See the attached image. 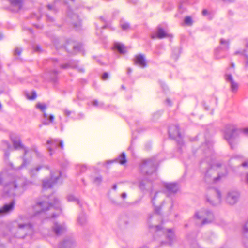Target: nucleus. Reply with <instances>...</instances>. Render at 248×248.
I'll return each instance as SVG.
<instances>
[{
  "instance_id": "f257e3e1",
  "label": "nucleus",
  "mask_w": 248,
  "mask_h": 248,
  "mask_svg": "<svg viewBox=\"0 0 248 248\" xmlns=\"http://www.w3.org/2000/svg\"><path fill=\"white\" fill-rule=\"evenodd\" d=\"M28 184L29 182L25 178L16 177L12 181L4 185V195L7 197L15 196L18 190L20 189L24 190Z\"/></svg>"
},
{
  "instance_id": "f03ea898",
  "label": "nucleus",
  "mask_w": 248,
  "mask_h": 248,
  "mask_svg": "<svg viewBox=\"0 0 248 248\" xmlns=\"http://www.w3.org/2000/svg\"><path fill=\"white\" fill-rule=\"evenodd\" d=\"M242 132L247 136H248V128L243 129H238L233 125L228 124L226 126L224 132V137L229 143L232 149H233L234 148L232 141L238 136L239 134Z\"/></svg>"
},
{
  "instance_id": "7ed1b4c3",
  "label": "nucleus",
  "mask_w": 248,
  "mask_h": 248,
  "mask_svg": "<svg viewBox=\"0 0 248 248\" xmlns=\"http://www.w3.org/2000/svg\"><path fill=\"white\" fill-rule=\"evenodd\" d=\"M158 166V163L155 158L144 159L140 166L141 173L144 175L149 176L155 173Z\"/></svg>"
},
{
  "instance_id": "20e7f679",
  "label": "nucleus",
  "mask_w": 248,
  "mask_h": 248,
  "mask_svg": "<svg viewBox=\"0 0 248 248\" xmlns=\"http://www.w3.org/2000/svg\"><path fill=\"white\" fill-rule=\"evenodd\" d=\"M55 208L54 205L46 201L37 202L33 206L34 215H39L42 214H46L48 211H53ZM57 215L52 212L50 216L46 217V218H54Z\"/></svg>"
},
{
  "instance_id": "39448f33",
  "label": "nucleus",
  "mask_w": 248,
  "mask_h": 248,
  "mask_svg": "<svg viewBox=\"0 0 248 248\" xmlns=\"http://www.w3.org/2000/svg\"><path fill=\"white\" fill-rule=\"evenodd\" d=\"M221 194L217 189H209L206 195L207 201L212 205H216L220 203Z\"/></svg>"
},
{
  "instance_id": "423d86ee",
  "label": "nucleus",
  "mask_w": 248,
  "mask_h": 248,
  "mask_svg": "<svg viewBox=\"0 0 248 248\" xmlns=\"http://www.w3.org/2000/svg\"><path fill=\"white\" fill-rule=\"evenodd\" d=\"M62 173L59 170H55L51 172V177L49 179H46L43 181V187L44 188H50L55 185L61 177Z\"/></svg>"
},
{
  "instance_id": "0eeeda50",
  "label": "nucleus",
  "mask_w": 248,
  "mask_h": 248,
  "mask_svg": "<svg viewBox=\"0 0 248 248\" xmlns=\"http://www.w3.org/2000/svg\"><path fill=\"white\" fill-rule=\"evenodd\" d=\"M197 219H201L204 217L202 222V225L211 223L214 219V215L212 212L206 210L201 212H196L195 214Z\"/></svg>"
},
{
  "instance_id": "6e6552de",
  "label": "nucleus",
  "mask_w": 248,
  "mask_h": 248,
  "mask_svg": "<svg viewBox=\"0 0 248 248\" xmlns=\"http://www.w3.org/2000/svg\"><path fill=\"white\" fill-rule=\"evenodd\" d=\"M10 139L12 142L15 150L23 149L24 151V157L28 153L27 148L22 143L20 138L16 134L11 133L10 135Z\"/></svg>"
},
{
  "instance_id": "1a4fd4ad",
  "label": "nucleus",
  "mask_w": 248,
  "mask_h": 248,
  "mask_svg": "<svg viewBox=\"0 0 248 248\" xmlns=\"http://www.w3.org/2000/svg\"><path fill=\"white\" fill-rule=\"evenodd\" d=\"M221 166V164L219 163L216 164L212 163L210 164V168L206 171L205 175V180L206 182L208 183H216L220 179L221 177L219 175H218L217 177L213 179L210 178V174L212 172V168L215 167H220Z\"/></svg>"
},
{
  "instance_id": "9d476101",
  "label": "nucleus",
  "mask_w": 248,
  "mask_h": 248,
  "mask_svg": "<svg viewBox=\"0 0 248 248\" xmlns=\"http://www.w3.org/2000/svg\"><path fill=\"white\" fill-rule=\"evenodd\" d=\"M47 144L50 145L48 149L50 155L53 154V149L58 147H60L62 149H63V143L59 139H51L47 141Z\"/></svg>"
},
{
  "instance_id": "9b49d317",
  "label": "nucleus",
  "mask_w": 248,
  "mask_h": 248,
  "mask_svg": "<svg viewBox=\"0 0 248 248\" xmlns=\"http://www.w3.org/2000/svg\"><path fill=\"white\" fill-rule=\"evenodd\" d=\"M68 16L70 19V22L73 27L76 30L80 29L81 26V21L78 15L70 11L68 13Z\"/></svg>"
},
{
  "instance_id": "f8f14e48",
  "label": "nucleus",
  "mask_w": 248,
  "mask_h": 248,
  "mask_svg": "<svg viewBox=\"0 0 248 248\" xmlns=\"http://www.w3.org/2000/svg\"><path fill=\"white\" fill-rule=\"evenodd\" d=\"M16 202L14 200H12L10 203L4 204L2 207L0 208V215L5 216L11 213L14 210Z\"/></svg>"
},
{
  "instance_id": "ddd939ff",
  "label": "nucleus",
  "mask_w": 248,
  "mask_h": 248,
  "mask_svg": "<svg viewBox=\"0 0 248 248\" xmlns=\"http://www.w3.org/2000/svg\"><path fill=\"white\" fill-rule=\"evenodd\" d=\"M226 81L230 84V89L231 92L236 93L238 89L239 85L238 83L235 82L231 74H226L225 75Z\"/></svg>"
},
{
  "instance_id": "4468645a",
  "label": "nucleus",
  "mask_w": 248,
  "mask_h": 248,
  "mask_svg": "<svg viewBox=\"0 0 248 248\" xmlns=\"http://www.w3.org/2000/svg\"><path fill=\"white\" fill-rule=\"evenodd\" d=\"M170 137L173 139H181L179 126L177 125H172L170 126L168 130Z\"/></svg>"
},
{
  "instance_id": "2eb2a0df",
  "label": "nucleus",
  "mask_w": 248,
  "mask_h": 248,
  "mask_svg": "<svg viewBox=\"0 0 248 248\" xmlns=\"http://www.w3.org/2000/svg\"><path fill=\"white\" fill-rule=\"evenodd\" d=\"M53 232L57 236H60L64 233L66 228L64 224H60L57 222L54 223V226L52 227Z\"/></svg>"
},
{
  "instance_id": "dca6fc26",
  "label": "nucleus",
  "mask_w": 248,
  "mask_h": 248,
  "mask_svg": "<svg viewBox=\"0 0 248 248\" xmlns=\"http://www.w3.org/2000/svg\"><path fill=\"white\" fill-rule=\"evenodd\" d=\"M225 52L222 46H217L214 50V57L215 59L219 60L225 59L227 57V55L223 54V52Z\"/></svg>"
},
{
  "instance_id": "f3484780",
  "label": "nucleus",
  "mask_w": 248,
  "mask_h": 248,
  "mask_svg": "<svg viewBox=\"0 0 248 248\" xmlns=\"http://www.w3.org/2000/svg\"><path fill=\"white\" fill-rule=\"evenodd\" d=\"M239 195V193L236 191L228 193L226 198L227 202L231 205L235 204L238 200Z\"/></svg>"
},
{
  "instance_id": "a211bd4d",
  "label": "nucleus",
  "mask_w": 248,
  "mask_h": 248,
  "mask_svg": "<svg viewBox=\"0 0 248 248\" xmlns=\"http://www.w3.org/2000/svg\"><path fill=\"white\" fill-rule=\"evenodd\" d=\"M165 188L168 192L176 193L179 189L177 183H166L164 185Z\"/></svg>"
},
{
  "instance_id": "6ab92c4d",
  "label": "nucleus",
  "mask_w": 248,
  "mask_h": 248,
  "mask_svg": "<svg viewBox=\"0 0 248 248\" xmlns=\"http://www.w3.org/2000/svg\"><path fill=\"white\" fill-rule=\"evenodd\" d=\"M168 36L169 34L162 28L158 27L155 34H152L151 35V38L153 39L155 38L162 39L168 37Z\"/></svg>"
},
{
  "instance_id": "aec40b11",
  "label": "nucleus",
  "mask_w": 248,
  "mask_h": 248,
  "mask_svg": "<svg viewBox=\"0 0 248 248\" xmlns=\"http://www.w3.org/2000/svg\"><path fill=\"white\" fill-rule=\"evenodd\" d=\"M135 63L139 64L141 67L147 66V63L143 55L140 54L136 55L135 59Z\"/></svg>"
},
{
  "instance_id": "412c9836",
  "label": "nucleus",
  "mask_w": 248,
  "mask_h": 248,
  "mask_svg": "<svg viewBox=\"0 0 248 248\" xmlns=\"http://www.w3.org/2000/svg\"><path fill=\"white\" fill-rule=\"evenodd\" d=\"M167 234L166 238L168 240V244L169 245H171L175 239V236L174 232L171 229H168L166 230Z\"/></svg>"
},
{
  "instance_id": "4be33fe9",
  "label": "nucleus",
  "mask_w": 248,
  "mask_h": 248,
  "mask_svg": "<svg viewBox=\"0 0 248 248\" xmlns=\"http://www.w3.org/2000/svg\"><path fill=\"white\" fill-rule=\"evenodd\" d=\"M71 47H72L73 49V51H70V50L68 49V47L66 46V48L67 49V52L71 54V55H75L77 53L80 52L82 51V46L80 44H78L77 45H75V44H70Z\"/></svg>"
},
{
  "instance_id": "5701e85b",
  "label": "nucleus",
  "mask_w": 248,
  "mask_h": 248,
  "mask_svg": "<svg viewBox=\"0 0 248 248\" xmlns=\"http://www.w3.org/2000/svg\"><path fill=\"white\" fill-rule=\"evenodd\" d=\"M157 194H158V192H156L154 198L152 199V202L154 205H155V200L156 198H157ZM164 203H165V202L164 201H163L161 202V204L159 206H155L154 210H155V213H156L157 214H160L161 210L162 209V206L164 205Z\"/></svg>"
},
{
  "instance_id": "b1692460",
  "label": "nucleus",
  "mask_w": 248,
  "mask_h": 248,
  "mask_svg": "<svg viewBox=\"0 0 248 248\" xmlns=\"http://www.w3.org/2000/svg\"><path fill=\"white\" fill-rule=\"evenodd\" d=\"M114 47L118 50L120 54H125L126 52V47L122 43L116 42L114 44Z\"/></svg>"
},
{
  "instance_id": "393cba45",
  "label": "nucleus",
  "mask_w": 248,
  "mask_h": 248,
  "mask_svg": "<svg viewBox=\"0 0 248 248\" xmlns=\"http://www.w3.org/2000/svg\"><path fill=\"white\" fill-rule=\"evenodd\" d=\"M74 243L71 240H66L59 244V248H71Z\"/></svg>"
},
{
  "instance_id": "a878e982",
  "label": "nucleus",
  "mask_w": 248,
  "mask_h": 248,
  "mask_svg": "<svg viewBox=\"0 0 248 248\" xmlns=\"http://www.w3.org/2000/svg\"><path fill=\"white\" fill-rule=\"evenodd\" d=\"M219 43L221 45H224L223 47L224 48V50L228 51L230 49V39H225L223 38L220 39Z\"/></svg>"
},
{
  "instance_id": "bb28decb",
  "label": "nucleus",
  "mask_w": 248,
  "mask_h": 248,
  "mask_svg": "<svg viewBox=\"0 0 248 248\" xmlns=\"http://www.w3.org/2000/svg\"><path fill=\"white\" fill-rule=\"evenodd\" d=\"M59 67L63 69L73 68L75 65V63L73 61H69L68 62L64 64H60Z\"/></svg>"
},
{
  "instance_id": "cd10ccee",
  "label": "nucleus",
  "mask_w": 248,
  "mask_h": 248,
  "mask_svg": "<svg viewBox=\"0 0 248 248\" xmlns=\"http://www.w3.org/2000/svg\"><path fill=\"white\" fill-rule=\"evenodd\" d=\"M116 160L120 164L123 165L126 163L127 159L124 153H122L116 159Z\"/></svg>"
},
{
  "instance_id": "c85d7f7f",
  "label": "nucleus",
  "mask_w": 248,
  "mask_h": 248,
  "mask_svg": "<svg viewBox=\"0 0 248 248\" xmlns=\"http://www.w3.org/2000/svg\"><path fill=\"white\" fill-rule=\"evenodd\" d=\"M20 229H26L32 230V226L31 224L29 223H19L18 225Z\"/></svg>"
},
{
  "instance_id": "c756f323",
  "label": "nucleus",
  "mask_w": 248,
  "mask_h": 248,
  "mask_svg": "<svg viewBox=\"0 0 248 248\" xmlns=\"http://www.w3.org/2000/svg\"><path fill=\"white\" fill-rule=\"evenodd\" d=\"M36 107L43 112H44L46 108V106L45 104L40 102L37 103Z\"/></svg>"
},
{
  "instance_id": "7c9ffc66",
  "label": "nucleus",
  "mask_w": 248,
  "mask_h": 248,
  "mask_svg": "<svg viewBox=\"0 0 248 248\" xmlns=\"http://www.w3.org/2000/svg\"><path fill=\"white\" fill-rule=\"evenodd\" d=\"M67 200L69 202H75L77 204H79L80 202L74 195H70L67 196Z\"/></svg>"
},
{
  "instance_id": "2f4dec72",
  "label": "nucleus",
  "mask_w": 248,
  "mask_h": 248,
  "mask_svg": "<svg viewBox=\"0 0 248 248\" xmlns=\"http://www.w3.org/2000/svg\"><path fill=\"white\" fill-rule=\"evenodd\" d=\"M120 26L122 29L124 31L127 30L130 28V24L127 22H121Z\"/></svg>"
},
{
  "instance_id": "473e14b6",
  "label": "nucleus",
  "mask_w": 248,
  "mask_h": 248,
  "mask_svg": "<svg viewBox=\"0 0 248 248\" xmlns=\"http://www.w3.org/2000/svg\"><path fill=\"white\" fill-rule=\"evenodd\" d=\"M184 22L186 25L188 26H191L193 24L192 19L190 16L186 17L184 19Z\"/></svg>"
},
{
  "instance_id": "72a5a7b5",
  "label": "nucleus",
  "mask_w": 248,
  "mask_h": 248,
  "mask_svg": "<svg viewBox=\"0 0 248 248\" xmlns=\"http://www.w3.org/2000/svg\"><path fill=\"white\" fill-rule=\"evenodd\" d=\"M102 181V177L101 176H97L94 178L93 182L96 185H99Z\"/></svg>"
},
{
  "instance_id": "f704fd0d",
  "label": "nucleus",
  "mask_w": 248,
  "mask_h": 248,
  "mask_svg": "<svg viewBox=\"0 0 248 248\" xmlns=\"http://www.w3.org/2000/svg\"><path fill=\"white\" fill-rule=\"evenodd\" d=\"M54 119V117L52 115H50L49 116L48 119L49 120V121H44L43 124L45 125H48L49 124V123H52L53 122Z\"/></svg>"
},
{
  "instance_id": "c9c22d12",
  "label": "nucleus",
  "mask_w": 248,
  "mask_h": 248,
  "mask_svg": "<svg viewBox=\"0 0 248 248\" xmlns=\"http://www.w3.org/2000/svg\"><path fill=\"white\" fill-rule=\"evenodd\" d=\"M78 221L81 225H83L86 222V217L82 215L78 218Z\"/></svg>"
},
{
  "instance_id": "e433bc0d",
  "label": "nucleus",
  "mask_w": 248,
  "mask_h": 248,
  "mask_svg": "<svg viewBox=\"0 0 248 248\" xmlns=\"http://www.w3.org/2000/svg\"><path fill=\"white\" fill-rule=\"evenodd\" d=\"M246 50H243L242 51H236L234 53V55H243V56H245L246 57V58L248 59V56L247 54H246Z\"/></svg>"
},
{
  "instance_id": "4c0bfd02",
  "label": "nucleus",
  "mask_w": 248,
  "mask_h": 248,
  "mask_svg": "<svg viewBox=\"0 0 248 248\" xmlns=\"http://www.w3.org/2000/svg\"><path fill=\"white\" fill-rule=\"evenodd\" d=\"M47 7L49 10L52 11L54 12V13H56L58 11V9H57V8L54 4H53V5L48 4L47 5Z\"/></svg>"
},
{
  "instance_id": "58836bf2",
  "label": "nucleus",
  "mask_w": 248,
  "mask_h": 248,
  "mask_svg": "<svg viewBox=\"0 0 248 248\" xmlns=\"http://www.w3.org/2000/svg\"><path fill=\"white\" fill-rule=\"evenodd\" d=\"M43 167V166H38L33 169L30 170V173L31 174H33L34 171H38L41 168Z\"/></svg>"
},
{
  "instance_id": "ea45409f",
  "label": "nucleus",
  "mask_w": 248,
  "mask_h": 248,
  "mask_svg": "<svg viewBox=\"0 0 248 248\" xmlns=\"http://www.w3.org/2000/svg\"><path fill=\"white\" fill-rule=\"evenodd\" d=\"M70 44H74V43L72 42H67L66 45H65L64 48L67 51V49L66 48V47L67 46L68 49L70 50V51H73V49L72 47H71Z\"/></svg>"
},
{
  "instance_id": "a19ab883",
  "label": "nucleus",
  "mask_w": 248,
  "mask_h": 248,
  "mask_svg": "<svg viewBox=\"0 0 248 248\" xmlns=\"http://www.w3.org/2000/svg\"><path fill=\"white\" fill-rule=\"evenodd\" d=\"M22 51V49L18 47H16L14 51V54L15 56H19L21 54Z\"/></svg>"
},
{
  "instance_id": "79ce46f5",
  "label": "nucleus",
  "mask_w": 248,
  "mask_h": 248,
  "mask_svg": "<svg viewBox=\"0 0 248 248\" xmlns=\"http://www.w3.org/2000/svg\"><path fill=\"white\" fill-rule=\"evenodd\" d=\"M36 97H37V94H36L35 91L32 92L31 96H27L28 98L30 100H34L36 98Z\"/></svg>"
},
{
  "instance_id": "37998d69",
  "label": "nucleus",
  "mask_w": 248,
  "mask_h": 248,
  "mask_svg": "<svg viewBox=\"0 0 248 248\" xmlns=\"http://www.w3.org/2000/svg\"><path fill=\"white\" fill-rule=\"evenodd\" d=\"M109 75L108 73L107 72H104L101 77V79L103 80H107L108 79Z\"/></svg>"
},
{
  "instance_id": "c03bdc74",
  "label": "nucleus",
  "mask_w": 248,
  "mask_h": 248,
  "mask_svg": "<svg viewBox=\"0 0 248 248\" xmlns=\"http://www.w3.org/2000/svg\"><path fill=\"white\" fill-rule=\"evenodd\" d=\"M46 20L47 22H53L54 20V18L51 16H50L48 15H46Z\"/></svg>"
},
{
  "instance_id": "a18cd8bd",
  "label": "nucleus",
  "mask_w": 248,
  "mask_h": 248,
  "mask_svg": "<svg viewBox=\"0 0 248 248\" xmlns=\"http://www.w3.org/2000/svg\"><path fill=\"white\" fill-rule=\"evenodd\" d=\"M29 161L27 159L24 158V157L23 158V162L21 165V166L22 167H25L29 163Z\"/></svg>"
},
{
  "instance_id": "49530a36",
  "label": "nucleus",
  "mask_w": 248,
  "mask_h": 248,
  "mask_svg": "<svg viewBox=\"0 0 248 248\" xmlns=\"http://www.w3.org/2000/svg\"><path fill=\"white\" fill-rule=\"evenodd\" d=\"M34 51L36 52H40L42 51L41 46L39 45H37V46H35L34 47Z\"/></svg>"
},
{
  "instance_id": "de8ad7c7",
  "label": "nucleus",
  "mask_w": 248,
  "mask_h": 248,
  "mask_svg": "<svg viewBox=\"0 0 248 248\" xmlns=\"http://www.w3.org/2000/svg\"><path fill=\"white\" fill-rule=\"evenodd\" d=\"M248 232V220L243 227V232L246 233Z\"/></svg>"
},
{
  "instance_id": "09e8293b",
  "label": "nucleus",
  "mask_w": 248,
  "mask_h": 248,
  "mask_svg": "<svg viewBox=\"0 0 248 248\" xmlns=\"http://www.w3.org/2000/svg\"><path fill=\"white\" fill-rule=\"evenodd\" d=\"M145 184L144 183L143 181H141L140 183L139 187L140 189H145Z\"/></svg>"
},
{
  "instance_id": "8fccbe9b",
  "label": "nucleus",
  "mask_w": 248,
  "mask_h": 248,
  "mask_svg": "<svg viewBox=\"0 0 248 248\" xmlns=\"http://www.w3.org/2000/svg\"><path fill=\"white\" fill-rule=\"evenodd\" d=\"M51 62L53 63L55 66H56L58 65V61L56 59H52L51 60Z\"/></svg>"
},
{
  "instance_id": "3c124183",
  "label": "nucleus",
  "mask_w": 248,
  "mask_h": 248,
  "mask_svg": "<svg viewBox=\"0 0 248 248\" xmlns=\"http://www.w3.org/2000/svg\"><path fill=\"white\" fill-rule=\"evenodd\" d=\"M64 114L66 116H69L71 114V112L69 110L65 109L64 111Z\"/></svg>"
},
{
  "instance_id": "603ef678",
  "label": "nucleus",
  "mask_w": 248,
  "mask_h": 248,
  "mask_svg": "<svg viewBox=\"0 0 248 248\" xmlns=\"http://www.w3.org/2000/svg\"><path fill=\"white\" fill-rule=\"evenodd\" d=\"M236 0H222L223 2L225 3H231L235 1Z\"/></svg>"
},
{
  "instance_id": "864d4df0",
  "label": "nucleus",
  "mask_w": 248,
  "mask_h": 248,
  "mask_svg": "<svg viewBox=\"0 0 248 248\" xmlns=\"http://www.w3.org/2000/svg\"><path fill=\"white\" fill-rule=\"evenodd\" d=\"M92 105L94 106L97 107L98 106V102L97 100H94L92 101Z\"/></svg>"
},
{
  "instance_id": "5fc2aeb1",
  "label": "nucleus",
  "mask_w": 248,
  "mask_h": 248,
  "mask_svg": "<svg viewBox=\"0 0 248 248\" xmlns=\"http://www.w3.org/2000/svg\"><path fill=\"white\" fill-rule=\"evenodd\" d=\"M208 14V11L206 9H203L202 11V15L205 16Z\"/></svg>"
},
{
  "instance_id": "6e6d98bb",
  "label": "nucleus",
  "mask_w": 248,
  "mask_h": 248,
  "mask_svg": "<svg viewBox=\"0 0 248 248\" xmlns=\"http://www.w3.org/2000/svg\"><path fill=\"white\" fill-rule=\"evenodd\" d=\"M202 104L204 106L205 109L206 110H209V106L206 104V103L205 102H202Z\"/></svg>"
},
{
  "instance_id": "4d7b16f0",
  "label": "nucleus",
  "mask_w": 248,
  "mask_h": 248,
  "mask_svg": "<svg viewBox=\"0 0 248 248\" xmlns=\"http://www.w3.org/2000/svg\"><path fill=\"white\" fill-rule=\"evenodd\" d=\"M166 102L169 106H171L172 105L171 100L169 98L166 99Z\"/></svg>"
},
{
  "instance_id": "13d9d810",
  "label": "nucleus",
  "mask_w": 248,
  "mask_h": 248,
  "mask_svg": "<svg viewBox=\"0 0 248 248\" xmlns=\"http://www.w3.org/2000/svg\"><path fill=\"white\" fill-rule=\"evenodd\" d=\"M211 100H212V101H215L216 105H217V98H216L215 97H212L211 98Z\"/></svg>"
},
{
  "instance_id": "bf43d9fd",
  "label": "nucleus",
  "mask_w": 248,
  "mask_h": 248,
  "mask_svg": "<svg viewBox=\"0 0 248 248\" xmlns=\"http://www.w3.org/2000/svg\"><path fill=\"white\" fill-rule=\"evenodd\" d=\"M43 116H44V118L45 119H46V120L48 119L49 116L46 112H43Z\"/></svg>"
},
{
  "instance_id": "052dcab7",
  "label": "nucleus",
  "mask_w": 248,
  "mask_h": 248,
  "mask_svg": "<svg viewBox=\"0 0 248 248\" xmlns=\"http://www.w3.org/2000/svg\"><path fill=\"white\" fill-rule=\"evenodd\" d=\"M59 203V200L57 198H55L54 199V204L56 205H58Z\"/></svg>"
},
{
  "instance_id": "680f3d73",
  "label": "nucleus",
  "mask_w": 248,
  "mask_h": 248,
  "mask_svg": "<svg viewBox=\"0 0 248 248\" xmlns=\"http://www.w3.org/2000/svg\"><path fill=\"white\" fill-rule=\"evenodd\" d=\"M248 163L247 161H245L242 163V166L243 167H247L248 166Z\"/></svg>"
},
{
  "instance_id": "e2e57ef3",
  "label": "nucleus",
  "mask_w": 248,
  "mask_h": 248,
  "mask_svg": "<svg viewBox=\"0 0 248 248\" xmlns=\"http://www.w3.org/2000/svg\"><path fill=\"white\" fill-rule=\"evenodd\" d=\"M155 227L157 231L160 230L161 229V226L160 225H156Z\"/></svg>"
},
{
  "instance_id": "0e129e2a",
  "label": "nucleus",
  "mask_w": 248,
  "mask_h": 248,
  "mask_svg": "<svg viewBox=\"0 0 248 248\" xmlns=\"http://www.w3.org/2000/svg\"><path fill=\"white\" fill-rule=\"evenodd\" d=\"M121 196L123 199H124L126 197V194L125 192H124L122 194Z\"/></svg>"
},
{
  "instance_id": "69168bd1",
  "label": "nucleus",
  "mask_w": 248,
  "mask_h": 248,
  "mask_svg": "<svg viewBox=\"0 0 248 248\" xmlns=\"http://www.w3.org/2000/svg\"><path fill=\"white\" fill-rule=\"evenodd\" d=\"M132 72V69L130 68H128L127 69V72L128 74H130Z\"/></svg>"
},
{
  "instance_id": "338daca9",
  "label": "nucleus",
  "mask_w": 248,
  "mask_h": 248,
  "mask_svg": "<svg viewBox=\"0 0 248 248\" xmlns=\"http://www.w3.org/2000/svg\"><path fill=\"white\" fill-rule=\"evenodd\" d=\"M231 67L232 68H235V64L233 62H231Z\"/></svg>"
},
{
  "instance_id": "774afa93",
  "label": "nucleus",
  "mask_w": 248,
  "mask_h": 248,
  "mask_svg": "<svg viewBox=\"0 0 248 248\" xmlns=\"http://www.w3.org/2000/svg\"><path fill=\"white\" fill-rule=\"evenodd\" d=\"M245 41H246L245 46H246V47L248 48V40L247 39L245 40Z\"/></svg>"
}]
</instances>
